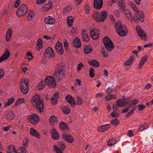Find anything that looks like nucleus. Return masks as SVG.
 Returning a JSON list of instances; mask_svg holds the SVG:
<instances>
[{
	"instance_id": "1",
	"label": "nucleus",
	"mask_w": 153,
	"mask_h": 153,
	"mask_svg": "<svg viewBox=\"0 0 153 153\" xmlns=\"http://www.w3.org/2000/svg\"><path fill=\"white\" fill-rule=\"evenodd\" d=\"M32 102L33 105L37 108L40 112H42L44 109V103L39 96L36 94L33 97Z\"/></svg>"
},
{
	"instance_id": "2",
	"label": "nucleus",
	"mask_w": 153,
	"mask_h": 153,
	"mask_svg": "<svg viewBox=\"0 0 153 153\" xmlns=\"http://www.w3.org/2000/svg\"><path fill=\"white\" fill-rule=\"evenodd\" d=\"M123 11L127 19L128 20H133L136 22L138 21L143 22L144 21V16L142 12L139 13V14L141 16L140 17H138L137 16H135V14H132L129 12H128V10H126Z\"/></svg>"
},
{
	"instance_id": "3",
	"label": "nucleus",
	"mask_w": 153,
	"mask_h": 153,
	"mask_svg": "<svg viewBox=\"0 0 153 153\" xmlns=\"http://www.w3.org/2000/svg\"><path fill=\"white\" fill-rule=\"evenodd\" d=\"M115 28L118 35L121 36H124L127 34V30L125 26H122L120 21L118 22L115 25Z\"/></svg>"
},
{
	"instance_id": "4",
	"label": "nucleus",
	"mask_w": 153,
	"mask_h": 153,
	"mask_svg": "<svg viewBox=\"0 0 153 153\" xmlns=\"http://www.w3.org/2000/svg\"><path fill=\"white\" fill-rule=\"evenodd\" d=\"M107 12L105 11H102L100 13H94L93 15L94 19L97 22H103L107 19Z\"/></svg>"
},
{
	"instance_id": "5",
	"label": "nucleus",
	"mask_w": 153,
	"mask_h": 153,
	"mask_svg": "<svg viewBox=\"0 0 153 153\" xmlns=\"http://www.w3.org/2000/svg\"><path fill=\"white\" fill-rule=\"evenodd\" d=\"M54 76L55 77L59 78L64 77L65 76V72L63 69V66L61 65H58L57 67L55 70Z\"/></svg>"
},
{
	"instance_id": "6",
	"label": "nucleus",
	"mask_w": 153,
	"mask_h": 153,
	"mask_svg": "<svg viewBox=\"0 0 153 153\" xmlns=\"http://www.w3.org/2000/svg\"><path fill=\"white\" fill-rule=\"evenodd\" d=\"M104 45L107 49L109 51H111L114 48V45L110 39L105 37L103 39Z\"/></svg>"
},
{
	"instance_id": "7",
	"label": "nucleus",
	"mask_w": 153,
	"mask_h": 153,
	"mask_svg": "<svg viewBox=\"0 0 153 153\" xmlns=\"http://www.w3.org/2000/svg\"><path fill=\"white\" fill-rule=\"evenodd\" d=\"M28 9L27 6L23 4L20 6L16 12L17 15L19 17L25 16L27 12Z\"/></svg>"
},
{
	"instance_id": "8",
	"label": "nucleus",
	"mask_w": 153,
	"mask_h": 153,
	"mask_svg": "<svg viewBox=\"0 0 153 153\" xmlns=\"http://www.w3.org/2000/svg\"><path fill=\"white\" fill-rule=\"evenodd\" d=\"M45 80L47 85L49 87L53 88L56 86V83L53 76H47L45 77Z\"/></svg>"
},
{
	"instance_id": "9",
	"label": "nucleus",
	"mask_w": 153,
	"mask_h": 153,
	"mask_svg": "<svg viewBox=\"0 0 153 153\" xmlns=\"http://www.w3.org/2000/svg\"><path fill=\"white\" fill-rule=\"evenodd\" d=\"M29 80L27 79H25L20 84L21 90L24 94L27 93L28 91Z\"/></svg>"
},
{
	"instance_id": "10",
	"label": "nucleus",
	"mask_w": 153,
	"mask_h": 153,
	"mask_svg": "<svg viewBox=\"0 0 153 153\" xmlns=\"http://www.w3.org/2000/svg\"><path fill=\"white\" fill-rule=\"evenodd\" d=\"M29 122L33 125H35L39 120V117L36 113H33L27 118Z\"/></svg>"
},
{
	"instance_id": "11",
	"label": "nucleus",
	"mask_w": 153,
	"mask_h": 153,
	"mask_svg": "<svg viewBox=\"0 0 153 153\" xmlns=\"http://www.w3.org/2000/svg\"><path fill=\"white\" fill-rule=\"evenodd\" d=\"M59 146L62 148L61 149L58 147L56 145H53L54 149L56 153H63V151L65 150V145L63 142H61L58 143Z\"/></svg>"
},
{
	"instance_id": "12",
	"label": "nucleus",
	"mask_w": 153,
	"mask_h": 153,
	"mask_svg": "<svg viewBox=\"0 0 153 153\" xmlns=\"http://www.w3.org/2000/svg\"><path fill=\"white\" fill-rule=\"evenodd\" d=\"M130 100L128 98L120 99L117 101L116 105L119 107H123L128 104Z\"/></svg>"
},
{
	"instance_id": "13",
	"label": "nucleus",
	"mask_w": 153,
	"mask_h": 153,
	"mask_svg": "<svg viewBox=\"0 0 153 153\" xmlns=\"http://www.w3.org/2000/svg\"><path fill=\"white\" fill-rule=\"evenodd\" d=\"M136 30L139 36L140 37L141 39L143 40L146 41L147 40V37L145 32L143 31L139 26L136 27Z\"/></svg>"
},
{
	"instance_id": "14",
	"label": "nucleus",
	"mask_w": 153,
	"mask_h": 153,
	"mask_svg": "<svg viewBox=\"0 0 153 153\" xmlns=\"http://www.w3.org/2000/svg\"><path fill=\"white\" fill-rule=\"evenodd\" d=\"M91 36V38L94 39H97L99 37V30L97 29L94 28L90 29Z\"/></svg>"
},
{
	"instance_id": "15",
	"label": "nucleus",
	"mask_w": 153,
	"mask_h": 153,
	"mask_svg": "<svg viewBox=\"0 0 153 153\" xmlns=\"http://www.w3.org/2000/svg\"><path fill=\"white\" fill-rule=\"evenodd\" d=\"M55 49L56 51L59 54L62 55L63 54L64 51L63 49L62 45L60 42H57L55 46Z\"/></svg>"
},
{
	"instance_id": "16",
	"label": "nucleus",
	"mask_w": 153,
	"mask_h": 153,
	"mask_svg": "<svg viewBox=\"0 0 153 153\" xmlns=\"http://www.w3.org/2000/svg\"><path fill=\"white\" fill-rule=\"evenodd\" d=\"M45 21L47 25H52L56 23L55 19L53 17L49 16L45 18Z\"/></svg>"
},
{
	"instance_id": "17",
	"label": "nucleus",
	"mask_w": 153,
	"mask_h": 153,
	"mask_svg": "<svg viewBox=\"0 0 153 153\" xmlns=\"http://www.w3.org/2000/svg\"><path fill=\"white\" fill-rule=\"evenodd\" d=\"M103 5L102 0H94V7L96 9L101 8Z\"/></svg>"
},
{
	"instance_id": "18",
	"label": "nucleus",
	"mask_w": 153,
	"mask_h": 153,
	"mask_svg": "<svg viewBox=\"0 0 153 153\" xmlns=\"http://www.w3.org/2000/svg\"><path fill=\"white\" fill-rule=\"evenodd\" d=\"M62 137L64 139L69 143H72L74 142V139L71 135L64 134L62 135Z\"/></svg>"
},
{
	"instance_id": "19",
	"label": "nucleus",
	"mask_w": 153,
	"mask_h": 153,
	"mask_svg": "<svg viewBox=\"0 0 153 153\" xmlns=\"http://www.w3.org/2000/svg\"><path fill=\"white\" fill-rule=\"evenodd\" d=\"M10 55V53L9 51L6 49L1 56L0 57V63L7 59L9 57Z\"/></svg>"
},
{
	"instance_id": "20",
	"label": "nucleus",
	"mask_w": 153,
	"mask_h": 153,
	"mask_svg": "<svg viewBox=\"0 0 153 153\" xmlns=\"http://www.w3.org/2000/svg\"><path fill=\"white\" fill-rule=\"evenodd\" d=\"M29 132L30 135L32 136H33L38 138H40L41 137V135L39 134L33 128H30Z\"/></svg>"
},
{
	"instance_id": "21",
	"label": "nucleus",
	"mask_w": 153,
	"mask_h": 153,
	"mask_svg": "<svg viewBox=\"0 0 153 153\" xmlns=\"http://www.w3.org/2000/svg\"><path fill=\"white\" fill-rule=\"evenodd\" d=\"M67 101L72 106H74L75 104V101L74 99L70 95H67L65 97Z\"/></svg>"
},
{
	"instance_id": "22",
	"label": "nucleus",
	"mask_w": 153,
	"mask_h": 153,
	"mask_svg": "<svg viewBox=\"0 0 153 153\" xmlns=\"http://www.w3.org/2000/svg\"><path fill=\"white\" fill-rule=\"evenodd\" d=\"M52 137L53 139L58 140L59 138L58 133L56 130L53 128L51 130Z\"/></svg>"
},
{
	"instance_id": "23",
	"label": "nucleus",
	"mask_w": 153,
	"mask_h": 153,
	"mask_svg": "<svg viewBox=\"0 0 153 153\" xmlns=\"http://www.w3.org/2000/svg\"><path fill=\"white\" fill-rule=\"evenodd\" d=\"M50 124L52 125H53L56 124L58 122L57 118L54 115L51 116L49 119Z\"/></svg>"
},
{
	"instance_id": "24",
	"label": "nucleus",
	"mask_w": 153,
	"mask_h": 153,
	"mask_svg": "<svg viewBox=\"0 0 153 153\" xmlns=\"http://www.w3.org/2000/svg\"><path fill=\"white\" fill-rule=\"evenodd\" d=\"M118 5L120 8L124 11L126 10V4L124 0H117Z\"/></svg>"
},
{
	"instance_id": "25",
	"label": "nucleus",
	"mask_w": 153,
	"mask_h": 153,
	"mask_svg": "<svg viewBox=\"0 0 153 153\" xmlns=\"http://www.w3.org/2000/svg\"><path fill=\"white\" fill-rule=\"evenodd\" d=\"M7 153H17V152L15 147L13 145L8 146L7 150Z\"/></svg>"
},
{
	"instance_id": "26",
	"label": "nucleus",
	"mask_w": 153,
	"mask_h": 153,
	"mask_svg": "<svg viewBox=\"0 0 153 153\" xmlns=\"http://www.w3.org/2000/svg\"><path fill=\"white\" fill-rule=\"evenodd\" d=\"M13 30L9 28L7 30L6 36V39L7 41H9L12 38Z\"/></svg>"
},
{
	"instance_id": "27",
	"label": "nucleus",
	"mask_w": 153,
	"mask_h": 153,
	"mask_svg": "<svg viewBox=\"0 0 153 153\" xmlns=\"http://www.w3.org/2000/svg\"><path fill=\"white\" fill-rule=\"evenodd\" d=\"M45 53L48 56L51 57L54 56V52L53 50L50 47H48L46 49Z\"/></svg>"
},
{
	"instance_id": "28",
	"label": "nucleus",
	"mask_w": 153,
	"mask_h": 153,
	"mask_svg": "<svg viewBox=\"0 0 153 153\" xmlns=\"http://www.w3.org/2000/svg\"><path fill=\"white\" fill-rule=\"evenodd\" d=\"M15 117V115L13 112L9 111L7 114L6 119L8 120H13Z\"/></svg>"
},
{
	"instance_id": "29",
	"label": "nucleus",
	"mask_w": 153,
	"mask_h": 153,
	"mask_svg": "<svg viewBox=\"0 0 153 153\" xmlns=\"http://www.w3.org/2000/svg\"><path fill=\"white\" fill-rule=\"evenodd\" d=\"M148 59V58L146 56H144L141 59L139 63L138 66L139 69H140L142 67Z\"/></svg>"
},
{
	"instance_id": "30",
	"label": "nucleus",
	"mask_w": 153,
	"mask_h": 153,
	"mask_svg": "<svg viewBox=\"0 0 153 153\" xmlns=\"http://www.w3.org/2000/svg\"><path fill=\"white\" fill-rule=\"evenodd\" d=\"M73 44L76 48H80L81 46V43L80 39L77 37H76L73 42Z\"/></svg>"
},
{
	"instance_id": "31",
	"label": "nucleus",
	"mask_w": 153,
	"mask_h": 153,
	"mask_svg": "<svg viewBox=\"0 0 153 153\" xmlns=\"http://www.w3.org/2000/svg\"><path fill=\"white\" fill-rule=\"evenodd\" d=\"M110 126L109 124H106L101 126L99 128V130L100 132H102L107 131L110 128Z\"/></svg>"
},
{
	"instance_id": "32",
	"label": "nucleus",
	"mask_w": 153,
	"mask_h": 153,
	"mask_svg": "<svg viewBox=\"0 0 153 153\" xmlns=\"http://www.w3.org/2000/svg\"><path fill=\"white\" fill-rule=\"evenodd\" d=\"M52 3L51 2H49L43 5V10L44 11H47L52 7Z\"/></svg>"
},
{
	"instance_id": "33",
	"label": "nucleus",
	"mask_w": 153,
	"mask_h": 153,
	"mask_svg": "<svg viewBox=\"0 0 153 153\" xmlns=\"http://www.w3.org/2000/svg\"><path fill=\"white\" fill-rule=\"evenodd\" d=\"M43 43L41 38H39L37 42L36 48L40 50L43 48Z\"/></svg>"
},
{
	"instance_id": "34",
	"label": "nucleus",
	"mask_w": 153,
	"mask_h": 153,
	"mask_svg": "<svg viewBox=\"0 0 153 153\" xmlns=\"http://www.w3.org/2000/svg\"><path fill=\"white\" fill-rule=\"evenodd\" d=\"M47 85L46 82L45 80H41L38 84V88L39 90L44 88Z\"/></svg>"
},
{
	"instance_id": "35",
	"label": "nucleus",
	"mask_w": 153,
	"mask_h": 153,
	"mask_svg": "<svg viewBox=\"0 0 153 153\" xmlns=\"http://www.w3.org/2000/svg\"><path fill=\"white\" fill-rule=\"evenodd\" d=\"M84 52L86 54H88L91 53L93 51V49L90 46H85L84 48Z\"/></svg>"
},
{
	"instance_id": "36",
	"label": "nucleus",
	"mask_w": 153,
	"mask_h": 153,
	"mask_svg": "<svg viewBox=\"0 0 153 153\" xmlns=\"http://www.w3.org/2000/svg\"><path fill=\"white\" fill-rule=\"evenodd\" d=\"M117 97L116 95L109 94L105 97V99L106 101H109L111 100L116 99Z\"/></svg>"
},
{
	"instance_id": "37",
	"label": "nucleus",
	"mask_w": 153,
	"mask_h": 153,
	"mask_svg": "<svg viewBox=\"0 0 153 153\" xmlns=\"http://www.w3.org/2000/svg\"><path fill=\"white\" fill-rule=\"evenodd\" d=\"M88 63L90 65L96 67H97L99 65V62L95 60H89L88 61Z\"/></svg>"
},
{
	"instance_id": "38",
	"label": "nucleus",
	"mask_w": 153,
	"mask_h": 153,
	"mask_svg": "<svg viewBox=\"0 0 153 153\" xmlns=\"http://www.w3.org/2000/svg\"><path fill=\"white\" fill-rule=\"evenodd\" d=\"M60 128L62 130L68 129V124L63 122H62L59 124Z\"/></svg>"
},
{
	"instance_id": "39",
	"label": "nucleus",
	"mask_w": 153,
	"mask_h": 153,
	"mask_svg": "<svg viewBox=\"0 0 153 153\" xmlns=\"http://www.w3.org/2000/svg\"><path fill=\"white\" fill-rule=\"evenodd\" d=\"M58 97V93L57 92L55 93L53 97L51 99L52 104H56V103Z\"/></svg>"
},
{
	"instance_id": "40",
	"label": "nucleus",
	"mask_w": 153,
	"mask_h": 153,
	"mask_svg": "<svg viewBox=\"0 0 153 153\" xmlns=\"http://www.w3.org/2000/svg\"><path fill=\"white\" fill-rule=\"evenodd\" d=\"M134 60L133 57L132 56H130L126 62L124 63V65L125 66H128L130 65Z\"/></svg>"
},
{
	"instance_id": "41",
	"label": "nucleus",
	"mask_w": 153,
	"mask_h": 153,
	"mask_svg": "<svg viewBox=\"0 0 153 153\" xmlns=\"http://www.w3.org/2000/svg\"><path fill=\"white\" fill-rule=\"evenodd\" d=\"M74 21V18L72 16H69L68 18L67 24L69 27H71L73 25Z\"/></svg>"
},
{
	"instance_id": "42",
	"label": "nucleus",
	"mask_w": 153,
	"mask_h": 153,
	"mask_svg": "<svg viewBox=\"0 0 153 153\" xmlns=\"http://www.w3.org/2000/svg\"><path fill=\"white\" fill-rule=\"evenodd\" d=\"M62 109L65 114H68L70 113V109L68 106H64L62 108Z\"/></svg>"
},
{
	"instance_id": "43",
	"label": "nucleus",
	"mask_w": 153,
	"mask_h": 153,
	"mask_svg": "<svg viewBox=\"0 0 153 153\" xmlns=\"http://www.w3.org/2000/svg\"><path fill=\"white\" fill-rule=\"evenodd\" d=\"M148 128V126L147 124L144 123L139 126V130L142 131L144 130H146Z\"/></svg>"
},
{
	"instance_id": "44",
	"label": "nucleus",
	"mask_w": 153,
	"mask_h": 153,
	"mask_svg": "<svg viewBox=\"0 0 153 153\" xmlns=\"http://www.w3.org/2000/svg\"><path fill=\"white\" fill-rule=\"evenodd\" d=\"M116 143L117 141L115 139H110L108 142V144L109 146H111L115 144Z\"/></svg>"
},
{
	"instance_id": "45",
	"label": "nucleus",
	"mask_w": 153,
	"mask_h": 153,
	"mask_svg": "<svg viewBox=\"0 0 153 153\" xmlns=\"http://www.w3.org/2000/svg\"><path fill=\"white\" fill-rule=\"evenodd\" d=\"M34 13L32 10H29L27 16V19L28 21L31 20L34 16Z\"/></svg>"
},
{
	"instance_id": "46",
	"label": "nucleus",
	"mask_w": 153,
	"mask_h": 153,
	"mask_svg": "<svg viewBox=\"0 0 153 153\" xmlns=\"http://www.w3.org/2000/svg\"><path fill=\"white\" fill-rule=\"evenodd\" d=\"M72 9L71 7L67 6L65 7L63 10V12L64 13H69L71 11Z\"/></svg>"
},
{
	"instance_id": "47",
	"label": "nucleus",
	"mask_w": 153,
	"mask_h": 153,
	"mask_svg": "<svg viewBox=\"0 0 153 153\" xmlns=\"http://www.w3.org/2000/svg\"><path fill=\"white\" fill-rule=\"evenodd\" d=\"M132 8L136 12V14H135V16H137L138 17H140L141 16L139 14V13L140 12H142L141 11H139L138 9L136 8L135 7V5H134V6H133Z\"/></svg>"
},
{
	"instance_id": "48",
	"label": "nucleus",
	"mask_w": 153,
	"mask_h": 153,
	"mask_svg": "<svg viewBox=\"0 0 153 153\" xmlns=\"http://www.w3.org/2000/svg\"><path fill=\"white\" fill-rule=\"evenodd\" d=\"M17 153H26L27 151L26 149L24 147H21L18 149Z\"/></svg>"
},
{
	"instance_id": "49",
	"label": "nucleus",
	"mask_w": 153,
	"mask_h": 153,
	"mask_svg": "<svg viewBox=\"0 0 153 153\" xmlns=\"http://www.w3.org/2000/svg\"><path fill=\"white\" fill-rule=\"evenodd\" d=\"M111 122L112 125L114 126H117L120 123L119 120L117 119L112 120Z\"/></svg>"
},
{
	"instance_id": "50",
	"label": "nucleus",
	"mask_w": 153,
	"mask_h": 153,
	"mask_svg": "<svg viewBox=\"0 0 153 153\" xmlns=\"http://www.w3.org/2000/svg\"><path fill=\"white\" fill-rule=\"evenodd\" d=\"M94 70L92 68H91L89 69V76L93 78L95 76Z\"/></svg>"
},
{
	"instance_id": "51",
	"label": "nucleus",
	"mask_w": 153,
	"mask_h": 153,
	"mask_svg": "<svg viewBox=\"0 0 153 153\" xmlns=\"http://www.w3.org/2000/svg\"><path fill=\"white\" fill-rule=\"evenodd\" d=\"M22 71L25 75H27L29 74V70L28 68L26 67H24L23 68Z\"/></svg>"
},
{
	"instance_id": "52",
	"label": "nucleus",
	"mask_w": 153,
	"mask_h": 153,
	"mask_svg": "<svg viewBox=\"0 0 153 153\" xmlns=\"http://www.w3.org/2000/svg\"><path fill=\"white\" fill-rule=\"evenodd\" d=\"M27 59L28 60H30L33 58V56H32V53L30 52H28L27 54Z\"/></svg>"
},
{
	"instance_id": "53",
	"label": "nucleus",
	"mask_w": 153,
	"mask_h": 153,
	"mask_svg": "<svg viewBox=\"0 0 153 153\" xmlns=\"http://www.w3.org/2000/svg\"><path fill=\"white\" fill-rule=\"evenodd\" d=\"M25 102V99L23 98H20L16 102V104H20L24 103Z\"/></svg>"
},
{
	"instance_id": "54",
	"label": "nucleus",
	"mask_w": 153,
	"mask_h": 153,
	"mask_svg": "<svg viewBox=\"0 0 153 153\" xmlns=\"http://www.w3.org/2000/svg\"><path fill=\"white\" fill-rule=\"evenodd\" d=\"M82 102V99L79 97H78L77 99V101L76 102V105H81Z\"/></svg>"
},
{
	"instance_id": "55",
	"label": "nucleus",
	"mask_w": 153,
	"mask_h": 153,
	"mask_svg": "<svg viewBox=\"0 0 153 153\" xmlns=\"http://www.w3.org/2000/svg\"><path fill=\"white\" fill-rule=\"evenodd\" d=\"M4 70L3 69L0 68V80L4 76Z\"/></svg>"
},
{
	"instance_id": "56",
	"label": "nucleus",
	"mask_w": 153,
	"mask_h": 153,
	"mask_svg": "<svg viewBox=\"0 0 153 153\" xmlns=\"http://www.w3.org/2000/svg\"><path fill=\"white\" fill-rule=\"evenodd\" d=\"M46 0H36V4L39 5L42 4L46 1Z\"/></svg>"
},
{
	"instance_id": "57",
	"label": "nucleus",
	"mask_w": 153,
	"mask_h": 153,
	"mask_svg": "<svg viewBox=\"0 0 153 153\" xmlns=\"http://www.w3.org/2000/svg\"><path fill=\"white\" fill-rule=\"evenodd\" d=\"M111 115L113 117H117L119 116V114L116 112L113 111L111 113Z\"/></svg>"
},
{
	"instance_id": "58",
	"label": "nucleus",
	"mask_w": 153,
	"mask_h": 153,
	"mask_svg": "<svg viewBox=\"0 0 153 153\" xmlns=\"http://www.w3.org/2000/svg\"><path fill=\"white\" fill-rule=\"evenodd\" d=\"M28 142L29 140L27 138H26L25 139L23 143V146L25 147H26L28 145Z\"/></svg>"
},
{
	"instance_id": "59",
	"label": "nucleus",
	"mask_w": 153,
	"mask_h": 153,
	"mask_svg": "<svg viewBox=\"0 0 153 153\" xmlns=\"http://www.w3.org/2000/svg\"><path fill=\"white\" fill-rule=\"evenodd\" d=\"M139 110L140 111L143 110L146 107L143 105H140L137 106Z\"/></svg>"
},
{
	"instance_id": "60",
	"label": "nucleus",
	"mask_w": 153,
	"mask_h": 153,
	"mask_svg": "<svg viewBox=\"0 0 153 153\" xmlns=\"http://www.w3.org/2000/svg\"><path fill=\"white\" fill-rule=\"evenodd\" d=\"M83 41L85 42H88L89 40V37L88 35H85L82 36Z\"/></svg>"
},
{
	"instance_id": "61",
	"label": "nucleus",
	"mask_w": 153,
	"mask_h": 153,
	"mask_svg": "<svg viewBox=\"0 0 153 153\" xmlns=\"http://www.w3.org/2000/svg\"><path fill=\"white\" fill-rule=\"evenodd\" d=\"M71 33L72 34H74L77 33V30L76 27H73L71 30Z\"/></svg>"
},
{
	"instance_id": "62",
	"label": "nucleus",
	"mask_w": 153,
	"mask_h": 153,
	"mask_svg": "<svg viewBox=\"0 0 153 153\" xmlns=\"http://www.w3.org/2000/svg\"><path fill=\"white\" fill-rule=\"evenodd\" d=\"M84 65L82 63H79L77 66V70L78 71H79L81 69V68L83 67Z\"/></svg>"
},
{
	"instance_id": "63",
	"label": "nucleus",
	"mask_w": 153,
	"mask_h": 153,
	"mask_svg": "<svg viewBox=\"0 0 153 153\" xmlns=\"http://www.w3.org/2000/svg\"><path fill=\"white\" fill-rule=\"evenodd\" d=\"M20 0H17L15 4V8H17L20 5Z\"/></svg>"
},
{
	"instance_id": "64",
	"label": "nucleus",
	"mask_w": 153,
	"mask_h": 153,
	"mask_svg": "<svg viewBox=\"0 0 153 153\" xmlns=\"http://www.w3.org/2000/svg\"><path fill=\"white\" fill-rule=\"evenodd\" d=\"M75 81L76 82L75 83L76 85H77L79 86L81 85V82L80 79H76L75 80Z\"/></svg>"
}]
</instances>
